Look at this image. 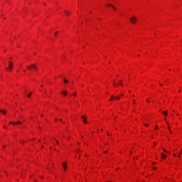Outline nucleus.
Returning a JSON list of instances; mask_svg holds the SVG:
<instances>
[{
  "mask_svg": "<svg viewBox=\"0 0 182 182\" xmlns=\"http://www.w3.org/2000/svg\"><path fill=\"white\" fill-rule=\"evenodd\" d=\"M27 69H34V70H38V68H36V65H35L34 64H31V65L27 66Z\"/></svg>",
  "mask_w": 182,
  "mask_h": 182,
  "instance_id": "f257e3e1",
  "label": "nucleus"
},
{
  "mask_svg": "<svg viewBox=\"0 0 182 182\" xmlns=\"http://www.w3.org/2000/svg\"><path fill=\"white\" fill-rule=\"evenodd\" d=\"M9 68H6V70H9V72H11L12 68L14 67V64L12 63V62L10 61V62H9Z\"/></svg>",
  "mask_w": 182,
  "mask_h": 182,
  "instance_id": "f03ea898",
  "label": "nucleus"
},
{
  "mask_svg": "<svg viewBox=\"0 0 182 182\" xmlns=\"http://www.w3.org/2000/svg\"><path fill=\"white\" fill-rule=\"evenodd\" d=\"M130 21L132 22V23L133 25H134V23H136L137 22V18H136L135 16H132L131 18H130Z\"/></svg>",
  "mask_w": 182,
  "mask_h": 182,
  "instance_id": "7ed1b4c3",
  "label": "nucleus"
},
{
  "mask_svg": "<svg viewBox=\"0 0 182 182\" xmlns=\"http://www.w3.org/2000/svg\"><path fill=\"white\" fill-rule=\"evenodd\" d=\"M81 117L83 120V123H87V119H86V117L82 116Z\"/></svg>",
  "mask_w": 182,
  "mask_h": 182,
  "instance_id": "20e7f679",
  "label": "nucleus"
},
{
  "mask_svg": "<svg viewBox=\"0 0 182 182\" xmlns=\"http://www.w3.org/2000/svg\"><path fill=\"white\" fill-rule=\"evenodd\" d=\"M81 117L83 120V123H87V119H86V117L82 116Z\"/></svg>",
  "mask_w": 182,
  "mask_h": 182,
  "instance_id": "39448f33",
  "label": "nucleus"
},
{
  "mask_svg": "<svg viewBox=\"0 0 182 182\" xmlns=\"http://www.w3.org/2000/svg\"><path fill=\"white\" fill-rule=\"evenodd\" d=\"M106 6H111V8H113L114 11H116V8L112 4H106Z\"/></svg>",
  "mask_w": 182,
  "mask_h": 182,
  "instance_id": "423d86ee",
  "label": "nucleus"
},
{
  "mask_svg": "<svg viewBox=\"0 0 182 182\" xmlns=\"http://www.w3.org/2000/svg\"><path fill=\"white\" fill-rule=\"evenodd\" d=\"M61 95H63V96H67V95H68V92H66V91H63V92H61Z\"/></svg>",
  "mask_w": 182,
  "mask_h": 182,
  "instance_id": "0eeeda50",
  "label": "nucleus"
},
{
  "mask_svg": "<svg viewBox=\"0 0 182 182\" xmlns=\"http://www.w3.org/2000/svg\"><path fill=\"white\" fill-rule=\"evenodd\" d=\"M62 165H63V167L64 170H66V168H68V166H66V164L63 163Z\"/></svg>",
  "mask_w": 182,
  "mask_h": 182,
  "instance_id": "6e6552de",
  "label": "nucleus"
},
{
  "mask_svg": "<svg viewBox=\"0 0 182 182\" xmlns=\"http://www.w3.org/2000/svg\"><path fill=\"white\" fill-rule=\"evenodd\" d=\"M65 15L68 16H69V15H70V13L69 12V11H65Z\"/></svg>",
  "mask_w": 182,
  "mask_h": 182,
  "instance_id": "1a4fd4ad",
  "label": "nucleus"
},
{
  "mask_svg": "<svg viewBox=\"0 0 182 182\" xmlns=\"http://www.w3.org/2000/svg\"><path fill=\"white\" fill-rule=\"evenodd\" d=\"M167 156L166 154H161V158L162 159H166Z\"/></svg>",
  "mask_w": 182,
  "mask_h": 182,
  "instance_id": "9d476101",
  "label": "nucleus"
},
{
  "mask_svg": "<svg viewBox=\"0 0 182 182\" xmlns=\"http://www.w3.org/2000/svg\"><path fill=\"white\" fill-rule=\"evenodd\" d=\"M113 99L114 100V95L111 96V98L109 99L110 102H112Z\"/></svg>",
  "mask_w": 182,
  "mask_h": 182,
  "instance_id": "9b49d317",
  "label": "nucleus"
},
{
  "mask_svg": "<svg viewBox=\"0 0 182 182\" xmlns=\"http://www.w3.org/2000/svg\"><path fill=\"white\" fill-rule=\"evenodd\" d=\"M0 113H3V114H6V112L4 110H0Z\"/></svg>",
  "mask_w": 182,
  "mask_h": 182,
  "instance_id": "f8f14e48",
  "label": "nucleus"
},
{
  "mask_svg": "<svg viewBox=\"0 0 182 182\" xmlns=\"http://www.w3.org/2000/svg\"><path fill=\"white\" fill-rule=\"evenodd\" d=\"M163 114H164V116H167V111H164L162 112Z\"/></svg>",
  "mask_w": 182,
  "mask_h": 182,
  "instance_id": "ddd939ff",
  "label": "nucleus"
},
{
  "mask_svg": "<svg viewBox=\"0 0 182 182\" xmlns=\"http://www.w3.org/2000/svg\"><path fill=\"white\" fill-rule=\"evenodd\" d=\"M119 99H120V97L119 96L114 97V100H119Z\"/></svg>",
  "mask_w": 182,
  "mask_h": 182,
  "instance_id": "4468645a",
  "label": "nucleus"
},
{
  "mask_svg": "<svg viewBox=\"0 0 182 182\" xmlns=\"http://www.w3.org/2000/svg\"><path fill=\"white\" fill-rule=\"evenodd\" d=\"M9 124H14L15 126V124H16V123L14 122H10Z\"/></svg>",
  "mask_w": 182,
  "mask_h": 182,
  "instance_id": "2eb2a0df",
  "label": "nucleus"
},
{
  "mask_svg": "<svg viewBox=\"0 0 182 182\" xmlns=\"http://www.w3.org/2000/svg\"><path fill=\"white\" fill-rule=\"evenodd\" d=\"M16 124H22V122H17L16 123Z\"/></svg>",
  "mask_w": 182,
  "mask_h": 182,
  "instance_id": "dca6fc26",
  "label": "nucleus"
},
{
  "mask_svg": "<svg viewBox=\"0 0 182 182\" xmlns=\"http://www.w3.org/2000/svg\"><path fill=\"white\" fill-rule=\"evenodd\" d=\"M68 80H66V79H64V83H68Z\"/></svg>",
  "mask_w": 182,
  "mask_h": 182,
  "instance_id": "f3484780",
  "label": "nucleus"
},
{
  "mask_svg": "<svg viewBox=\"0 0 182 182\" xmlns=\"http://www.w3.org/2000/svg\"><path fill=\"white\" fill-rule=\"evenodd\" d=\"M120 82H119V85H120L121 86H123V82H122V80L119 81Z\"/></svg>",
  "mask_w": 182,
  "mask_h": 182,
  "instance_id": "a211bd4d",
  "label": "nucleus"
},
{
  "mask_svg": "<svg viewBox=\"0 0 182 182\" xmlns=\"http://www.w3.org/2000/svg\"><path fill=\"white\" fill-rule=\"evenodd\" d=\"M27 96H28V97H31V93L30 92Z\"/></svg>",
  "mask_w": 182,
  "mask_h": 182,
  "instance_id": "6ab92c4d",
  "label": "nucleus"
},
{
  "mask_svg": "<svg viewBox=\"0 0 182 182\" xmlns=\"http://www.w3.org/2000/svg\"><path fill=\"white\" fill-rule=\"evenodd\" d=\"M113 85H114V86H117V85L116 84V83H114V81H113Z\"/></svg>",
  "mask_w": 182,
  "mask_h": 182,
  "instance_id": "aec40b11",
  "label": "nucleus"
},
{
  "mask_svg": "<svg viewBox=\"0 0 182 182\" xmlns=\"http://www.w3.org/2000/svg\"><path fill=\"white\" fill-rule=\"evenodd\" d=\"M55 36H58V31L55 33Z\"/></svg>",
  "mask_w": 182,
  "mask_h": 182,
  "instance_id": "412c9836",
  "label": "nucleus"
},
{
  "mask_svg": "<svg viewBox=\"0 0 182 182\" xmlns=\"http://www.w3.org/2000/svg\"><path fill=\"white\" fill-rule=\"evenodd\" d=\"M73 95V96H76V92H74Z\"/></svg>",
  "mask_w": 182,
  "mask_h": 182,
  "instance_id": "4be33fe9",
  "label": "nucleus"
},
{
  "mask_svg": "<svg viewBox=\"0 0 182 182\" xmlns=\"http://www.w3.org/2000/svg\"><path fill=\"white\" fill-rule=\"evenodd\" d=\"M164 153H167V151L166 149H164Z\"/></svg>",
  "mask_w": 182,
  "mask_h": 182,
  "instance_id": "5701e85b",
  "label": "nucleus"
},
{
  "mask_svg": "<svg viewBox=\"0 0 182 182\" xmlns=\"http://www.w3.org/2000/svg\"><path fill=\"white\" fill-rule=\"evenodd\" d=\"M155 129H159V127H158V126H156V127H155Z\"/></svg>",
  "mask_w": 182,
  "mask_h": 182,
  "instance_id": "b1692460",
  "label": "nucleus"
},
{
  "mask_svg": "<svg viewBox=\"0 0 182 182\" xmlns=\"http://www.w3.org/2000/svg\"><path fill=\"white\" fill-rule=\"evenodd\" d=\"M145 126H146V127H149V124H145Z\"/></svg>",
  "mask_w": 182,
  "mask_h": 182,
  "instance_id": "393cba45",
  "label": "nucleus"
},
{
  "mask_svg": "<svg viewBox=\"0 0 182 182\" xmlns=\"http://www.w3.org/2000/svg\"><path fill=\"white\" fill-rule=\"evenodd\" d=\"M56 142H57V144H59V141H56Z\"/></svg>",
  "mask_w": 182,
  "mask_h": 182,
  "instance_id": "a878e982",
  "label": "nucleus"
},
{
  "mask_svg": "<svg viewBox=\"0 0 182 182\" xmlns=\"http://www.w3.org/2000/svg\"><path fill=\"white\" fill-rule=\"evenodd\" d=\"M159 86H163V85L162 84H159Z\"/></svg>",
  "mask_w": 182,
  "mask_h": 182,
  "instance_id": "bb28decb",
  "label": "nucleus"
},
{
  "mask_svg": "<svg viewBox=\"0 0 182 182\" xmlns=\"http://www.w3.org/2000/svg\"><path fill=\"white\" fill-rule=\"evenodd\" d=\"M104 153H107V151H104Z\"/></svg>",
  "mask_w": 182,
  "mask_h": 182,
  "instance_id": "cd10ccee",
  "label": "nucleus"
},
{
  "mask_svg": "<svg viewBox=\"0 0 182 182\" xmlns=\"http://www.w3.org/2000/svg\"><path fill=\"white\" fill-rule=\"evenodd\" d=\"M79 151H80V150L78 149V150H77V152L79 153Z\"/></svg>",
  "mask_w": 182,
  "mask_h": 182,
  "instance_id": "c85d7f7f",
  "label": "nucleus"
},
{
  "mask_svg": "<svg viewBox=\"0 0 182 182\" xmlns=\"http://www.w3.org/2000/svg\"><path fill=\"white\" fill-rule=\"evenodd\" d=\"M154 170H156V167H154Z\"/></svg>",
  "mask_w": 182,
  "mask_h": 182,
  "instance_id": "c756f323",
  "label": "nucleus"
},
{
  "mask_svg": "<svg viewBox=\"0 0 182 182\" xmlns=\"http://www.w3.org/2000/svg\"><path fill=\"white\" fill-rule=\"evenodd\" d=\"M133 102H134V103H135V101H134V100H133Z\"/></svg>",
  "mask_w": 182,
  "mask_h": 182,
  "instance_id": "7c9ffc66",
  "label": "nucleus"
},
{
  "mask_svg": "<svg viewBox=\"0 0 182 182\" xmlns=\"http://www.w3.org/2000/svg\"><path fill=\"white\" fill-rule=\"evenodd\" d=\"M41 117H43V114H41Z\"/></svg>",
  "mask_w": 182,
  "mask_h": 182,
  "instance_id": "2f4dec72",
  "label": "nucleus"
},
{
  "mask_svg": "<svg viewBox=\"0 0 182 182\" xmlns=\"http://www.w3.org/2000/svg\"><path fill=\"white\" fill-rule=\"evenodd\" d=\"M3 127H4V129H6L5 126H4Z\"/></svg>",
  "mask_w": 182,
  "mask_h": 182,
  "instance_id": "473e14b6",
  "label": "nucleus"
},
{
  "mask_svg": "<svg viewBox=\"0 0 182 182\" xmlns=\"http://www.w3.org/2000/svg\"><path fill=\"white\" fill-rule=\"evenodd\" d=\"M60 121L62 122V119H60Z\"/></svg>",
  "mask_w": 182,
  "mask_h": 182,
  "instance_id": "72a5a7b5",
  "label": "nucleus"
},
{
  "mask_svg": "<svg viewBox=\"0 0 182 182\" xmlns=\"http://www.w3.org/2000/svg\"><path fill=\"white\" fill-rule=\"evenodd\" d=\"M41 148L43 149V146H42Z\"/></svg>",
  "mask_w": 182,
  "mask_h": 182,
  "instance_id": "f704fd0d",
  "label": "nucleus"
},
{
  "mask_svg": "<svg viewBox=\"0 0 182 182\" xmlns=\"http://www.w3.org/2000/svg\"><path fill=\"white\" fill-rule=\"evenodd\" d=\"M41 178H43V176H41Z\"/></svg>",
  "mask_w": 182,
  "mask_h": 182,
  "instance_id": "c9c22d12",
  "label": "nucleus"
},
{
  "mask_svg": "<svg viewBox=\"0 0 182 182\" xmlns=\"http://www.w3.org/2000/svg\"><path fill=\"white\" fill-rule=\"evenodd\" d=\"M146 102H149V100H146Z\"/></svg>",
  "mask_w": 182,
  "mask_h": 182,
  "instance_id": "e433bc0d",
  "label": "nucleus"
},
{
  "mask_svg": "<svg viewBox=\"0 0 182 182\" xmlns=\"http://www.w3.org/2000/svg\"><path fill=\"white\" fill-rule=\"evenodd\" d=\"M107 136H109V133H107Z\"/></svg>",
  "mask_w": 182,
  "mask_h": 182,
  "instance_id": "4c0bfd02",
  "label": "nucleus"
},
{
  "mask_svg": "<svg viewBox=\"0 0 182 182\" xmlns=\"http://www.w3.org/2000/svg\"><path fill=\"white\" fill-rule=\"evenodd\" d=\"M173 156L176 157V154H173Z\"/></svg>",
  "mask_w": 182,
  "mask_h": 182,
  "instance_id": "58836bf2",
  "label": "nucleus"
},
{
  "mask_svg": "<svg viewBox=\"0 0 182 182\" xmlns=\"http://www.w3.org/2000/svg\"><path fill=\"white\" fill-rule=\"evenodd\" d=\"M121 96H123V94H122Z\"/></svg>",
  "mask_w": 182,
  "mask_h": 182,
  "instance_id": "ea45409f",
  "label": "nucleus"
},
{
  "mask_svg": "<svg viewBox=\"0 0 182 182\" xmlns=\"http://www.w3.org/2000/svg\"><path fill=\"white\" fill-rule=\"evenodd\" d=\"M168 129H169V130H170V127H168Z\"/></svg>",
  "mask_w": 182,
  "mask_h": 182,
  "instance_id": "a19ab883",
  "label": "nucleus"
},
{
  "mask_svg": "<svg viewBox=\"0 0 182 182\" xmlns=\"http://www.w3.org/2000/svg\"><path fill=\"white\" fill-rule=\"evenodd\" d=\"M170 133H171V130H170Z\"/></svg>",
  "mask_w": 182,
  "mask_h": 182,
  "instance_id": "79ce46f5",
  "label": "nucleus"
},
{
  "mask_svg": "<svg viewBox=\"0 0 182 182\" xmlns=\"http://www.w3.org/2000/svg\"><path fill=\"white\" fill-rule=\"evenodd\" d=\"M38 141H41V139H39Z\"/></svg>",
  "mask_w": 182,
  "mask_h": 182,
  "instance_id": "37998d69",
  "label": "nucleus"
},
{
  "mask_svg": "<svg viewBox=\"0 0 182 182\" xmlns=\"http://www.w3.org/2000/svg\"><path fill=\"white\" fill-rule=\"evenodd\" d=\"M3 147L5 148V146H4Z\"/></svg>",
  "mask_w": 182,
  "mask_h": 182,
  "instance_id": "c03bdc74",
  "label": "nucleus"
}]
</instances>
